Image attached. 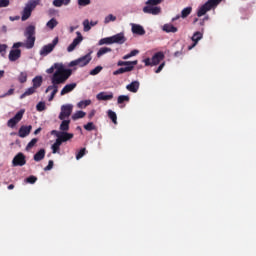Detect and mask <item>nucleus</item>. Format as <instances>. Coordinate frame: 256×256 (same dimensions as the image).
I'll list each match as a JSON object with an SVG mask.
<instances>
[{"label": "nucleus", "instance_id": "1", "mask_svg": "<svg viewBox=\"0 0 256 256\" xmlns=\"http://www.w3.org/2000/svg\"><path fill=\"white\" fill-rule=\"evenodd\" d=\"M24 36L26 37L25 43L15 42L12 46L14 50L19 49L20 47H25L26 49H33L36 42V26L28 25L25 28Z\"/></svg>", "mask_w": 256, "mask_h": 256}, {"label": "nucleus", "instance_id": "2", "mask_svg": "<svg viewBox=\"0 0 256 256\" xmlns=\"http://www.w3.org/2000/svg\"><path fill=\"white\" fill-rule=\"evenodd\" d=\"M66 82V77L59 76L58 73H56L54 76H51V85L47 86V88L45 89V93H49L50 91H52L48 98V101L54 100L55 96L59 91V85L65 84Z\"/></svg>", "mask_w": 256, "mask_h": 256}, {"label": "nucleus", "instance_id": "3", "mask_svg": "<svg viewBox=\"0 0 256 256\" xmlns=\"http://www.w3.org/2000/svg\"><path fill=\"white\" fill-rule=\"evenodd\" d=\"M46 73L52 74V77L58 74V76L64 77L65 80H68L72 76L73 71L70 68H66L63 63H54L46 70Z\"/></svg>", "mask_w": 256, "mask_h": 256}, {"label": "nucleus", "instance_id": "4", "mask_svg": "<svg viewBox=\"0 0 256 256\" xmlns=\"http://www.w3.org/2000/svg\"><path fill=\"white\" fill-rule=\"evenodd\" d=\"M136 65H138V60H133V61L119 60L117 62V66L120 67V68L113 71V75L118 76V75H121V74L132 72L135 69ZM123 66H125V67H123Z\"/></svg>", "mask_w": 256, "mask_h": 256}, {"label": "nucleus", "instance_id": "5", "mask_svg": "<svg viewBox=\"0 0 256 256\" xmlns=\"http://www.w3.org/2000/svg\"><path fill=\"white\" fill-rule=\"evenodd\" d=\"M163 2V0H147L146 6L143 7V12L145 14L159 15L161 13V7L158 6Z\"/></svg>", "mask_w": 256, "mask_h": 256}, {"label": "nucleus", "instance_id": "6", "mask_svg": "<svg viewBox=\"0 0 256 256\" xmlns=\"http://www.w3.org/2000/svg\"><path fill=\"white\" fill-rule=\"evenodd\" d=\"M41 0H29L25 7L23 8L21 20L27 21L31 15L32 12L36 9V7L40 4Z\"/></svg>", "mask_w": 256, "mask_h": 256}, {"label": "nucleus", "instance_id": "7", "mask_svg": "<svg viewBox=\"0 0 256 256\" xmlns=\"http://www.w3.org/2000/svg\"><path fill=\"white\" fill-rule=\"evenodd\" d=\"M222 0H208L206 1L201 7H199L197 11L198 17H203L207 14V12L211 11L212 9L216 8Z\"/></svg>", "mask_w": 256, "mask_h": 256}, {"label": "nucleus", "instance_id": "8", "mask_svg": "<svg viewBox=\"0 0 256 256\" xmlns=\"http://www.w3.org/2000/svg\"><path fill=\"white\" fill-rule=\"evenodd\" d=\"M92 54H93V50H90L87 54H85L75 60H72L69 63V67H75V66L85 67V66H87L92 61Z\"/></svg>", "mask_w": 256, "mask_h": 256}, {"label": "nucleus", "instance_id": "9", "mask_svg": "<svg viewBox=\"0 0 256 256\" xmlns=\"http://www.w3.org/2000/svg\"><path fill=\"white\" fill-rule=\"evenodd\" d=\"M59 43V37H55L51 43H48L46 45H44L40 51H39V55L42 57H46L48 56L50 53H52L55 49V47L58 45Z\"/></svg>", "mask_w": 256, "mask_h": 256}, {"label": "nucleus", "instance_id": "10", "mask_svg": "<svg viewBox=\"0 0 256 256\" xmlns=\"http://www.w3.org/2000/svg\"><path fill=\"white\" fill-rule=\"evenodd\" d=\"M73 108V104H63V106H61V112L58 116V119L65 120L69 118L73 113Z\"/></svg>", "mask_w": 256, "mask_h": 256}, {"label": "nucleus", "instance_id": "11", "mask_svg": "<svg viewBox=\"0 0 256 256\" xmlns=\"http://www.w3.org/2000/svg\"><path fill=\"white\" fill-rule=\"evenodd\" d=\"M26 163V156L25 154H23V152H18V154L15 155L12 160L13 167H23L24 165H26Z\"/></svg>", "mask_w": 256, "mask_h": 256}, {"label": "nucleus", "instance_id": "12", "mask_svg": "<svg viewBox=\"0 0 256 256\" xmlns=\"http://www.w3.org/2000/svg\"><path fill=\"white\" fill-rule=\"evenodd\" d=\"M76 35L77 36L73 39L72 43H70L69 46L67 47V52L69 53L73 52L76 49L77 45H80L84 39L80 31H77Z\"/></svg>", "mask_w": 256, "mask_h": 256}, {"label": "nucleus", "instance_id": "13", "mask_svg": "<svg viewBox=\"0 0 256 256\" xmlns=\"http://www.w3.org/2000/svg\"><path fill=\"white\" fill-rule=\"evenodd\" d=\"M24 113L25 110H19V112H17L15 116H13V118H10L8 120L7 126L10 128H14L23 119Z\"/></svg>", "mask_w": 256, "mask_h": 256}, {"label": "nucleus", "instance_id": "14", "mask_svg": "<svg viewBox=\"0 0 256 256\" xmlns=\"http://www.w3.org/2000/svg\"><path fill=\"white\" fill-rule=\"evenodd\" d=\"M111 39H112V44H119V45H123L127 41V38L123 32H120L111 36Z\"/></svg>", "mask_w": 256, "mask_h": 256}, {"label": "nucleus", "instance_id": "15", "mask_svg": "<svg viewBox=\"0 0 256 256\" xmlns=\"http://www.w3.org/2000/svg\"><path fill=\"white\" fill-rule=\"evenodd\" d=\"M192 11H193V8L191 6L185 7L184 9H182L181 15H176L174 18H172V21H177L180 18L186 19L191 15Z\"/></svg>", "mask_w": 256, "mask_h": 256}, {"label": "nucleus", "instance_id": "16", "mask_svg": "<svg viewBox=\"0 0 256 256\" xmlns=\"http://www.w3.org/2000/svg\"><path fill=\"white\" fill-rule=\"evenodd\" d=\"M164 59H165V54H164V52H163V51H158V52H156V53L152 56V58H151V60H152V65H153V66H157V65H159Z\"/></svg>", "mask_w": 256, "mask_h": 256}, {"label": "nucleus", "instance_id": "17", "mask_svg": "<svg viewBox=\"0 0 256 256\" xmlns=\"http://www.w3.org/2000/svg\"><path fill=\"white\" fill-rule=\"evenodd\" d=\"M203 39V33L201 31L194 32L191 40L194 42L192 45L188 46V50H192L194 47L197 46L200 40Z\"/></svg>", "mask_w": 256, "mask_h": 256}, {"label": "nucleus", "instance_id": "18", "mask_svg": "<svg viewBox=\"0 0 256 256\" xmlns=\"http://www.w3.org/2000/svg\"><path fill=\"white\" fill-rule=\"evenodd\" d=\"M22 51L21 49H11L8 54V59L10 62H16L21 58Z\"/></svg>", "mask_w": 256, "mask_h": 256}, {"label": "nucleus", "instance_id": "19", "mask_svg": "<svg viewBox=\"0 0 256 256\" xmlns=\"http://www.w3.org/2000/svg\"><path fill=\"white\" fill-rule=\"evenodd\" d=\"M113 98V92H99V94L96 95L98 101H111Z\"/></svg>", "mask_w": 256, "mask_h": 256}, {"label": "nucleus", "instance_id": "20", "mask_svg": "<svg viewBox=\"0 0 256 256\" xmlns=\"http://www.w3.org/2000/svg\"><path fill=\"white\" fill-rule=\"evenodd\" d=\"M76 87H77L76 82L68 83L61 89L60 95L61 96L67 95L71 93L74 89H76Z\"/></svg>", "mask_w": 256, "mask_h": 256}, {"label": "nucleus", "instance_id": "21", "mask_svg": "<svg viewBox=\"0 0 256 256\" xmlns=\"http://www.w3.org/2000/svg\"><path fill=\"white\" fill-rule=\"evenodd\" d=\"M132 33L135 35L144 36L146 34V30L140 24H132Z\"/></svg>", "mask_w": 256, "mask_h": 256}, {"label": "nucleus", "instance_id": "22", "mask_svg": "<svg viewBox=\"0 0 256 256\" xmlns=\"http://www.w3.org/2000/svg\"><path fill=\"white\" fill-rule=\"evenodd\" d=\"M32 131V126H21L18 130V136L20 138H25L30 135Z\"/></svg>", "mask_w": 256, "mask_h": 256}, {"label": "nucleus", "instance_id": "23", "mask_svg": "<svg viewBox=\"0 0 256 256\" xmlns=\"http://www.w3.org/2000/svg\"><path fill=\"white\" fill-rule=\"evenodd\" d=\"M140 88V82L135 80L126 86V89L132 93H137Z\"/></svg>", "mask_w": 256, "mask_h": 256}, {"label": "nucleus", "instance_id": "24", "mask_svg": "<svg viewBox=\"0 0 256 256\" xmlns=\"http://www.w3.org/2000/svg\"><path fill=\"white\" fill-rule=\"evenodd\" d=\"M163 31L166 33H177L178 27L174 26L172 23H166L163 25Z\"/></svg>", "mask_w": 256, "mask_h": 256}, {"label": "nucleus", "instance_id": "25", "mask_svg": "<svg viewBox=\"0 0 256 256\" xmlns=\"http://www.w3.org/2000/svg\"><path fill=\"white\" fill-rule=\"evenodd\" d=\"M61 124L59 126V130L60 132H68L70 130V124H71V120H61Z\"/></svg>", "mask_w": 256, "mask_h": 256}, {"label": "nucleus", "instance_id": "26", "mask_svg": "<svg viewBox=\"0 0 256 256\" xmlns=\"http://www.w3.org/2000/svg\"><path fill=\"white\" fill-rule=\"evenodd\" d=\"M46 155V150H44V148H41L40 150H38V152H36V154H34L33 159L36 162H40L45 158Z\"/></svg>", "mask_w": 256, "mask_h": 256}, {"label": "nucleus", "instance_id": "27", "mask_svg": "<svg viewBox=\"0 0 256 256\" xmlns=\"http://www.w3.org/2000/svg\"><path fill=\"white\" fill-rule=\"evenodd\" d=\"M64 143L70 141L74 138V134H71L70 132H60L58 136Z\"/></svg>", "mask_w": 256, "mask_h": 256}, {"label": "nucleus", "instance_id": "28", "mask_svg": "<svg viewBox=\"0 0 256 256\" xmlns=\"http://www.w3.org/2000/svg\"><path fill=\"white\" fill-rule=\"evenodd\" d=\"M32 87H34L35 89H38L42 86L43 84V77L42 76H35L33 79H32Z\"/></svg>", "mask_w": 256, "mask_h": 256}, {"label": "nucleus", "instance_id": "29", "mask_svg": "<svg viewBox=\"0 0 256 256\" xmlns=\"http://www.w3.org/2000/svg\"><path fill=\"white\" fill-rule=\"evenodd\" d=\"M71 3V0H53L52 4L54 7L60 8L63 5L68 6Z\"/></svg>", "mask_w": 256, "mask_h": 256}, {"label": "nucleus", "instance_id": "30", "mask_svg": "<svg viewBox=\"0 0 256 256\" xmlns=\"http://www.w3.org/2000/svg\"><path fill=\"white\" fill-rule=\"evenodd\" d=\"M36 90L37 89L35 87H33V86L27 88L25 90V92H23V94H21L20 99H25L27 96L33 95L34 93H36Z\"/></svg>", "mask_w": 256, "mask_h": 256}, {"label": "nucleus", "instance_id": "31", "mask_svg": "<svg viewBox=\"0 0 256 256\" xmlns=\"http://www.w3.org/2000/svg\"><path fill=\"white\" fill-rule=\"evenodd\" d=\"M59 22L56 18H51L47 23L46 27L50 30H54L58 26Z\"/></svg>", "mask_w": 256, "mask_h": 256}, {"label": "nucleus", "instance_id": "32", "mask_svg": "<svg viewBox=\"0 0 256 256\" xmlns=\"http://www.w3.org/2000/svg\"><path fill=\"white\" fill-rule=\"evenodd\" d=\"M112 52V48L110 47H101L98 51H97V58H101L102 56H104L107 53Z\"/></svg>", "mask_w": 256, "mask_h": 256}, {"label": "nucleus", "instance_id": "33", "mask_svg": "<svg viewBox=\"0 0 256 256\" xmlns=\"http://www.w3.org/2000/svg\"><path fill=\"white\" fill-rule=\"evenodd\" d=\"M85 116H86V112H83V110H78L71 117H72V120L77 121L79 119H83Z\"/></svg>", "mask_w": 256, "mask_h": 256}, {"label": "nucleus", "instance_id": "34", "mask_svg": "<svg viewBox=\"0 0 256 256\" xmlns=\"http://www.w3.org/2000/svg\"><path fill=\"white\" fill-rule=\"evenodd\" d=\"M111 44H113L112 36L101 38V39L99 40V42H98V45H99V46L111 45Z\"/></svg>", "mask_w": 256, "mask_h": 256}, {"label": "nucleus", "instance_id": "35", "mask_svg": "<svg viewBox=\"0 0 256 256\" xmlns=\"http://www.w3.org/2000/svg\"><path fill=\"white\" fill-rule=\"evenodd\" d=\"M27 79H28V74L26 71H22L20 72V74L18 75V81L19 83L21 84H24L27 82Z\"/></svg>", "mask_w": 256, "mask_h": 256}, {"label": "nucleus", "instance_id": "36", "mask_svg": "<svg viewBox=\"0 0 256 256\" xmlns=\"http://www.w3.org/2000/svg\"><path fill=\"white\" fill-rule=\"evenodd\" d=\"M107 115H108V118L112 121V123L117 125L118 118H117L116 112H113V110H108Z\"/></svg>", "mask_w": 256, "mask_h": 256}, {"label": "nucleus", "instance_id": "37", "mask_svg": "<svg viewBox=\"0 0 256 256\" xmlns=\"http://www.w3.org/2000/svg\"><path fill=\"white\" fill-rule=\"evenodd\" d=\"M91 103V100H81L80 102H78L77 107L79 109H85L86 107L91 105Z\"/></svg>", "mask_w": 256, "mask_h": 256}, {"label": "nucleus", "instance_id": "38", "mask_svg": "<svg viewBox=\"0 0 256 256\" xmlns=\"http://www.w3.org/2000/svg\"><path fill=\"white\" fill-rule=\"evenodd\" d=\"M130 102V96H118L117 98V104L123 105L124 103Z\"/></svg>", "mask_w": 256, "mask_h": 256}, {"label": "nucleus", "instance_id": "39", "mask_svg": "<svg viewBox=\"0 0 256 256\" xmlns=\"http://www.w3.org/2000/svg\"><path fill=\"white\" fill-rule=\"evenodd\" d=\"M38 138H32V140H30V142H28L25 150L26 151H30L37 143H38Z\"/></svg>", "mask_w": 256, "mask_h": 256}, {"label": "nucleus", "instance_id": "40", "mask_svg": "<svg viewBox=\"0 0 256 256\" xmlns=\"http://www.w3.org/2000/svg\"><path fill=\"white\" fill-rule=\"evenodd\" d=\"M103 70V66L98 65L95 68H93L92 70H90L89 74L91 76H96L98 75L101 71Z\"/></svg>", "mask_w": 256, "mask_h": 256}, {"label": "nucleus", "instance_id": "41", "mask_svg": "<svg viewBox=\"0 0 256 256\" xmlns=\"http://www.w3.org/2000/svg\"><path fill=\"white\" fill-rule=\"evenodd\" d=\"M83 128L89 132L96 130V126H95L94 122H88L87 124H84Z\"/></svg>", "mask_w": 256, "mask_h": 256}, {"label": "nucleus", "instance_id": "42", "mask_svg": "<svg viewBox=\"0 0 256 256\" xmlns=\"http://www.w3.org/2000/svg\"><path fill=\"white\" fill-rule=\"evenodd\" d=\"M91 25H90V21H89V19H85L84 21H83V31L84 32H89L90 30H91Z\"/></svg>", "mask_w": 256, "mask_h": 256}, {"label": "nucleus", "instance_id": "43", "mask_svg": "<svg viewBox=\"0 0 256 256\" xmlns=\"http://www.w3.org/2000/svg\"><path fill=\"white\" fill-rule=\"evenodd\" d=\"M36 110L38 112H43L46 110V102H38V104H36Z\"/></svg>", "mask_w": 256, "mask_h": 256}, {"label": "nucleus", "instance_id": "44", "mask_svg": "<svg viewBox=\"0 0 256 256\" xmlns=\"http://www.w3.org/2000/svg\"><path fill=\"white\" fill-rule=\"evenodd\" d=\"M86 148H81L76 154V160L82 159L86 155Z\"/></svg>", "mask_w": 256, "mask_h": 256}, {"label": "nucleus", "instance_id": "45", "mask_svg": "<svg viewBox=\"0 0 256 256\" xmlns=\"http://www.w3.org/2000/svg\"><path fill=\"white\" fill-rule=\"evenodd\" d=\"M116 16H114L113 14H109V15H107L106 17H105V19H104V23L105 24H108V23H110V22H114V21H116Z\"/></svg>", "mask_w": 256, "mask_h": 256}, {"label": "nucleus", "instance_id": "46", "mask_svg": "<svg viewBox=\"0 0 256 256\" xmlns=\"http://www.w3.org/2000/svg\"><path fill=\"white\" fill-rule=\"evenodd\" d=\"M37 180L38 178H36V176H28V178L25 179L26 183L29 184H35Z\"/></svg>", "mask_w": 256, "mask_h": 256}, {"label": "nucleus", "instance_id": "47", "mask_svg": "<svg viewBox=\"0 0 256 256\" xmlns=\"http://www.w3.org/2000/svg\"><path fill=\"white\" fill-rule=\"evenodd\" d=\"M91 4V0H78V5L81 7H86Z\"/></svg>", "mask_w": 256, "mask_h": 256}, {"label": "nucleus", "instance_id": "48", "mask_svg": "<svg viewBox=\"0 0 256 256\" xmlns=\"http://www.w3.org/2000/svg\"><path fill=\"white\" fill-rule=\"evenodd\" d=\"M54 167V160H49L47 166H45L44 171H51Z\"/></svg>", "mask_w": 256, "mask_h": 256}, {"label": "nucleus", "instance_id": "49", "mask_svg": "<svg viewBox=\"0 0 256 256\" xmlns=\"http://www.w3.org/2000/svg\"><path fill=\"white\" fill-rule=\"evenodd\" d=\"M7 48H8L7 44L0 43V54H2V56H4V54L6 53Z\"/></svg>", "mask_w": 256, "mask_h": 256}, {"label": "nucleus", "instance_id": "50", "mask_svg": "<svg viewBox=\"0 0 256 256\" xmlns=\"http://www.w3.org/2000/svg\"><path fill=\"white\" fill-rule=\"evenodd\" d=\"M165 66H166V62L163 61V62L158 66V68L155 70V73H156V74L161 73Z\"/></svg>", "mask_w": 256, "mask_h": 256}, {"label": "nucleus", "instance_id": "51", "mask_svg": "<svg viewBox=\"0 0 256 256\" xmlns=\"http://www.w3.org/2000/svg\"><path fill=\"white\" fill-rule=\"evenodd\" d=\"M10 5V0H0V8H6Z\"/></svg>", "mask_w": 256, "mask_h": 256}, {"label": "nucleus", "instance_id": "52", "mask_svg": "<svg viewBox=\"0 0 256 256\" xmlns=\"http://www.w3.org/2000/svg\"><path fill=\"white\" fill-rule=\"evenodd\" d=\"M145 66H153V61L151 58L147 57L143 60Z\"/></svg>", "mask_w": 256, "mask_h": 256}, {"label": "nucleus", "instance_id": "53", "mask_svg": "<svg viewBox=\"0 0 256 256\" xmlns=\"http://www.w3.org/2000/svg\"><path fill=\"white\" fill-rule=\"evenodd\" d=\"M51 149H52V153L56 154L59 152L60 146H57V144H52Z\"/></svg>", "mask_w": 256, "mask_h": 256}, {"label": "nucleus", "instance_id": "54", "mask_svg": "<svg viewBox=\"0 0 256 256\" xmlns=\"http://www.w3.org/2000/svg\"><path fill=\"white\" fill-rule=\"evenodd\" d=\"M64 142L59 138L57 137L54 144H56L57 146L61 147V145L63 144Z\"/></svg>", "mask_w": 256, "mask_h": 256}, {"label": "nucleus", "instance_id": "55", "mask_svg": "<svg viewBox=\"0 0 256 256\" xmlns=\"http://www.w3.org/2000/svg\"><path fill=\"white\" fill-rule=\"evenodd\" d=\"M129 54H130V56L135 57L139 54V50H137V49L131 50V52Z\"/></svg>", "mask_w": 256, "mask_h": 256}, {"label": "nucleus", "instance_id": "56", "mask_svg": "<svg viewBox=\"0 0 256 256\" xmlns=\"http://www.w3.org/2000/svg\"><path fill=\"white\" fill-rule=\"evenodd\" d=\"M183 55V50H180V51H175L174 52V57H180Z\"/></svg>", "mask_w": 256, "mask_h": 256}, {"label": "nucleus", "instance_id": "57", "mask_svg": "<svg viewBox=\"0 0 256 256\" xmlns=\"http://www.w3.org/2000/svg\"><path fill=\"white\" fill-rule=\"evenodd\" d=\"M130 58H132V55H131L130 53L125 54V55L122 57L123 60H128V59H130Z\"/></svg>", "mask_w": 256, "mask_h": 256}, {"label": "nucleus", "instance_id": "58", "mask_svg": "<svg viewBox=\"0 0 256 256\" xmlns=\"http://www.w3.org/2000/svg\"><path fill=\"white\" fill-rule=\"evenodd\" d=\"M60 133H61V132H58V130H52V131H51V135H56L57 137L60 136Z\"/></svg>", "mask_w": 256, "mask_h": 256}, {"label": "nucleus", "instance_id": "59", "mask_svg": "<svg viewBox=\"0 0 256 256\" xmlns=\"http://www.w3.org/2000/svg\"><path fill=\"white\" fill-rule=\"evenodd\" d=\"M19 19H20L19 16H15V17L10 16V17H9V20H10V21H16V20H19Z\"/></svg>", "mask_w": 256, "mask_h": 256}, {"label": "nucleus", "instance_id": "60", "mask_svg": "<svg viewBox=\"0 0 256 256\" xmlns=\"http://www.w3.org/2000/svg\"><path fill=\"white\" fill-rule=\"evenodd\" d=\"M89 24L91 27H94L98 24V21H90Z\"/></svg>", "mask_w": 256, "mask_h": 256}, {"label": "nucleus", "instance_id": "61", "mask_svg": "<svg viewBox=\"0 0 256 256\" xmlns=\"http://www.w3.org/2000/svg\"><path fill=\"white\" fill-rule=\"evenodd\" d=\"M42 131V128H37L36 131H34V135L40 134Z\"/></svg>", "mask_w": 256, "mask_h": 256}, {"label": "nucleus", "instance_id": "62", "mask_svg": "<svg viewBox=\"0 0 256 256\" xmlns=\"http://www.w3.org/2000/svg\"><path fill=\"white\" fill-rule=\"evenodd\" d=\"M14 93V89L13 88H10L8 90V92L6 93V95H12Z\"/></svg>", "mask_w": 256, "mask_h": 256}, {"label": "nucleus", "instance_id": "63", "mask_svg": "<svg viewBox=\"0 0 256 256\" xmlns=\"http://www.w3.org/2000/svg\"><path fill=\"white\" fill-rule=\"evenodd\" d=\"M15 188L14 184H9V186H7L8 190H13Z\"/></svg>", "mask_w": 256, "mask_h": 256}, {"label": "nucleus", "instance_id": "64", "mask_svg": "<svg viewBox=\"0 0 256 256\" xmlns=\"http://www.w3.org/2000/svg\"><path fill=\"white\" fill-rule=\"evenodd\" d=\"M5 75V71L4 70H0V79L3 78Z\"/></svg>", "mask_w": 256, "mask_h": 256}]
</instances>
